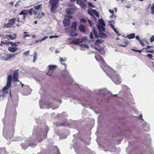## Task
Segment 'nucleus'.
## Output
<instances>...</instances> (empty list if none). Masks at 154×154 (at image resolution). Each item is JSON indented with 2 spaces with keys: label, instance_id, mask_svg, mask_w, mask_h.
<instances>
[{
  "label": "nucleus",
  "instance_id": "c756f323",
  "mask_svg": "<svg viewBox=\"0 0 154 154\" xmlns=\"http://www.w3.org/2000/svg\"><path fill=\"white\" fill-rule=\"evenodd\" d=\"M81 46L82 47L84 48H85L86 49H88L89 48V47L88 46V45L87 44H82L81 45Z\"/></svg>",
  "mask_w": 154,
  "mask_h": 154
},
{
  "label": "nucleus",
  "instance_id": "69168bd1",
  "mask_svg": "<svg viewBox=\"0 0 154 154\" xmlns=\"http://www.w3.org/2000/svg\"><path fill=\"white\" fill-rule=\"evenodd\" d=\"M37 55V53H36V52H35L33 54V57H36Z\"/></svg>",
  "mask_w": 154,
  "mask_h": 154
},
{
  "label": "nucleus",
  "instance_id": "bb28decb",
  "mask_svg": "<svg viewBox=\"0 0 154 154\" xmlns=\"http://www.w3.org/2000/svg\"><path fill=\"white\" fill-rule=\"evenodd\" d=\"M62 74L63 77H65V76L69 77V73L66 71L63 72V73H62Z\"/></svg>",
  "mask_w": 154,
  "mask_h": 154
},
{
  "label": "nucleus",
  "instance_id": "6e6552de",
  "mask_svg": "<svg viewBox=\"0 0 154 154\" xmlns=\"http://www.w3.org/2000/svg\"><path fill=\"white\" fill-rule=\"evenodd\" d=\"M57 66L55 65H50L48 66L49 69L48 71L47 74L51 75V73L54 70Z\"/></svg>",
  "mask_w": 154,
  "mask_h": 154
},
{
  "label": "nucleus",
  "instance_id": "de8ad7c7",
  "mask_svg": "<svg viewBox=\"0 0 154 154\" xmlns=\"http://www.w3.org/2000/svg\"><path fill=\"white\" fill-rule=\"evenodd\" d=\"M132 50H133V51H135L136 52H138L140 53L141 52V51L140 50H136L135 49H132Z\"/></svg>",
  "mask_w": 154,
  "mask_h": 154
},
{
  "label": "nucleus",
  "instance_id": "603ef678",
  "mask_svg": "<svg viewBox=\"0 0 154 154\" xmlns=\"http://www.w3.org/2000/svg\"><path fill=\"white\" fill-rule=\"evenodd\" d=\"M114 31H115V32L118 35H119V34L117 31V30L116 29H113Z\"/></svg>",
  "mask_w": 154,
  "mask_h": 154
},
{
  "label": "nucleus",
  "instance_id": "3c124183",
  "mask_svg": "<svg viewBox=\"0 0 154 154\" xmlns=\"http://www.w3.org/2000/svg\"><path fill=\"white\" fill-rule=\"evenodd\" d=\"M80 22H84L85 23L86 22V20L82 18L80 20Z\"/></svg>",
  "mask_w": 154,
  "mask_h": 154
},
{
  "label": "nucleus",
  "instance_id": "f3484780",
  "mask_svg": "<svg viewBox=\"0 0 154 154\" xmlns=\"http://www.w3.org/2000/svg\"><path fill=\"white\" fill-rule=\"evenodd\" d=\"M63 24L66 26H69L70 23V20L68 19H64L63 20Z\"/></svg>",
  "mask_w": 154,
  "mask_h": 154
},
{
  "label": "nucleus",
  "instance_id": "20e7f679",
  "mask_svg": "<svg viewBox=\"0 0 154 154\" xmlns=\"http://www.w3.org/2000/svg\"><path fill=\"white\" fill-rule=\"evenodd\" d=\"M41 101H39V105L40 108L41 109L42 108H51L52 109H54L55 108L58 107V106H57L55 107H54L52 105L51 103L49 102H45V103L42 104L41 102Z\"/></svg>",
  "mask_w": 154,
  "mask_h": 154
},
{
  "label": "nucleus",
  "instance_id": "f8f14e48",
  "mask_svg": "<svg viewBox=\"0 0 154 154\" xmlns=\"http://www.w3.org/2000/svg\"><path fill=\"white\" fill-rule=\"evenodd\" d=\"M66 12L68 15H72L74 12L73 9L72 8H67L66 10Z\"/></svg>",
  "mask_w": 154,
  "mask_h": 154
},
{
  "label": "nucleus",
  "instance_id": "7ed1b4c3",
  "mask_svg": "<svg viewBox=\"0 0 154 154\" xmlns=\"http://www.w3.org/2000/svg\"><path fill=\"white\" fill-rule=\"evenodd\" d=\"M77 23V22H74L71 25V29L69 32L70 35L72 36L75 37L77 35V34L76 32Z\"/></svg>",
  "mask_w": 154,
  "mask_h": 154
},
{
  "label": "nucleus",
  "instance_id": "6ab92c4d",
  "mask_svg": "<svg viewBox=\"0 0 154 154\" xmlns=\"http://www.w3.org/2000/svg\"><path fill=\"white\" fill-rule=\"evenodd\" d=\"M9 43L12 46H18L20 42H9L8 43Z\"/></svg>",
  "mask_w": 154,
  "mask_h": 154
},
{
  "label": "nucleus",
  "instance_id": "ea45409f",
  "mask_svg": "<svg viewBox=\"0 0 154 154\" xmlns=\"http://www.w3.org/2000/svg\"><path fill=\"white\" fill-rule=\"evenodd\" d=\"M59 1V0H51L50 1V2H53L55 3H57Z\"/></svg>",
  "mask_w": 154,
  "mask_h": 154
},
{
  "label": "nucleus",
  "instance_id": "1a4fd4ad",
  "mask_svg": "<svg viewBox=\"0 0 154 154\" xmlns=\"http://www.w3.org/2000/svg\"><path fill=\"white\" fill-rule=\"evenodd\" d=\"M102 92L103 93V95L104 96L107 97H105V99H107L108 98H109L111 96V95H112L114 96L116 95V94H112L110 92H108L106 90H103Z\"/></svg>",
  "mask_w": 154,
  "mask_h": 154
},
{
  "label": "nucleus",
  "instance_id": "0eeeda50",
  "mask_svg": "<svg viewBox=\"0 0 154 154\" xmlns=\"http://www.w3.org/2000/svg\"><path fill=\"white\" fill-rule=\"evenodd\" d=\"M95 58H96V59L97 61L100 62V66L101 65L100 64H101L102 65L105 66H106V63L104 60L103 58L100 55L96 56Z\"/></svg>",
  "mask_w": 154,
  "mask_h": 154
},
{
  "label": "nucleus",
  "instance_id": "f257e3e1",
  "mask_svg": "<svg viewBox=\"0 0 154 154\" xmlns=\"http://www.w3.org/2000/svg\"><path fill=\"white\" fill-rule=\"evenodd\" d=\"M104 69V71L106 72V73L107 74V75L109 76H110V78L112 80L115 84L117 85H119L121 83V81L120 79V77L116 73L113 71L112 72V74H113V75L110 76L108 74L107 72H106L105 70L104 69Z\"/></svg>",
  "mask_w": 154,
  "mask_h": 154
},
{
  "label": "nucleus",
  "instance_id": "5fc2aeb1",
  "mask_svg": "<svg viewBox=\"0 0 154 154\" xmlns=\"http://www.w3.org/2000/svg\"><path fill=\"white\" fill-rule=\"evenodd\" d=\"M109 12L111 14H114V11L113 10H111L110 9H109Z\"/></svg>",
  "mask_w": 154,
  "mask_h": 154
},
{
  "label": "nucleus",
  "instance_id": "412c9836",
  "mask_svg": "<svg viewBox=\"0 0 154 154\" xmlns=\"http://www.w3.org/2000/svg\"><path fill=\"white\" fill-rule=\"evenodd\" d=\"M99 36L100 38H103L106 37V35L104 33L102 32H100Z\"/></svg>",
  "mask_w": 154,
  "mask_h": 154
},
{
  "label": "nucleus",
  "instance_id": "13d9d810",
  "mask_svg": "<svg viewBox=\"0 0 154 154\" xmlns=\"http://www.w3.org/2000/svg\"><path fill=\"white\" fill-rule=\"evenodd\" d=\"M113 29H114L115 28V26L113 24H111V26H110Z\"/></svg>",
  "mask_w": 154,
  "mask_h": 154
},
{
  "label": "nucleus",
  "instance_id": "4d7b16f0",
  "mask_svg": "<svg viewBox=\"0 0 154 154\" xmlns=\"http://www.w3.org/2000/svg\"><path fill=\"white\" fill-rule=\"evenodd\" d=\"M37 59V57H34V58L33 60V62H35L36 60Z\"/></svg>",
  "mask_w": 154,
  "mask_h": 154
},
{
  "label": "nucleus",
  "instance_id": "79ce46f5",
  "mask_svg": "<svg viewBox=\"0 0 154 154\" xmlns=\"http://www.w3.org/2000/svg\"><path fill=\"white\" fill-rule=\"evenodd\" d=\"M139 43L143 46H144V43L141 40H140L139 41Z\"/></svg>",
  "mask_w": 154,
  "mask_h": 154
},
{
  "label": "nucleus",
  "instance_id": "2f4dec72",
  "mask_svg": "<svg viewBox=\"0 0 154 154\" xmlns=\"http://www.w3.org/2000/svg\"><path fill=\"white\" fill-rule=\"evenodd\" d=\"M77 3L80 5L82 4V3L84 2L82 0H76Z\"/></svg>",
  "mask_w": 154,
  "mask_h": 154
},
{
  "label": "nucleus",
  "instance_id": "8fccbe9b",
  "mask_svg": "<svg viewBox=\"0 0 154 154\" xmlns=\"http://www.w3.org/2000/svg\"><path fill=\"white\" fill-rule=\"evenodd\" d=\"M138 117L140 119H141L143 121H144V120L142 119V115L140 114Z\"/></svg>",
  "mask_w": 154,
  "mask_h": 154
},
{
  "label": "nucleus",
  "instance_id": "4468645a",
  "mask_svg": "<svg viewBox=\"0 0 154 154\" xmlns=\"http://www.w3.org/2000/svg\"><path fill=\"white\" fill-rule=\"evenodd\" d=\"M8 50L11 52H14L17 50V48L16 47H9L8 48Z\"/></svg>",
  "mask_w": 154,
  "mask_h": 154
},
{
  "label": "nucleus",
  "instance_id": "aec40b11",
  "mask_svg": "<svg viewBox=\"0 0 154 154\" xmlns=\"http://www.w3.org/2000/svg\"><path fill=\"white\" fill-rule=\"evenodd\" d=\"M94 34L96 38L97 37V36L96 35V33L95 32V30L94 29H93V32H91L90 34V38H91L92 39L93 38V35Z\"/></svg>",
  "mask_w": 154,
  "mask_h": 154
},
{
  "label": "nucleus",
  "instance_id": "b1692460",
  "mask_svg": "<svg viewBox=\"0 0 154 154\" xmlns=\"http://www.w3.org/2000/svg\"><path fill=\"white\" fill-rule=\"evenodd\" d=\"M135 36V34L134 33H132L128 35H127V37L129 39H131L133 38H134Z\"/></svg>",
  "mask_w": 154,
  "mask_h": 154
},
{
  "label": "nucleus",
  "instance_id": "cd10ccee",
  "mask_svg": "<svg viewBox=\"0 0 154 154\" xmlns=\"http://www.w3.org/2000/svg\"><path fill=\"white\" fill-rule=\"evenodd\" d=\"M21 146L23 149H25L27 148L28 146L25 143H23L21 144Z\"/></svg>",
  "mask_w": 154,
  "mask_h": 154
},
{
  "label": "nucleus",
  "instance_id": "2eb2a0df",
  "mask_svg": "<svg viewBox=\"0 0 154 154\" xmlns=\"http://www.w3.org/2000/svg\"><path fill=\"white\" fill-rule=\"evenodd\" d=\"M80 31L82 33H84L85 32V27L84 25L81 24L79 26Z\"/></svg>",
  "mask_w": 154,
  "mask_h": 154
},
{
  "label": "nucleus",
  "instance_id": "c85d7f7f",
  "mask_svg": "<svg viewBox=\"0 0 154 154\" xmlns=\"http://www.w3.org/2000/svg\"><path fill=\"white\" fill-rule=\"evenodd\" d=\"M86 5L85 3L84 2L82 3V4H81L80 5L83 9H86Z\"/></svg>",
  "mask_w": 154,
  "mask_h": 154
},
{
  "label": "nucleus",
  "instance_id": "c03bdc74",
  "mask_svg": "<svg viewBox=\"0 0 154 154\" xmlns=\"http://www.w3.org/2000/svg\"><path fill=\"white\" fill-rule=\"evenodd\" d=\"M48 38V36H45L42 39L39 40L40 42L43 41L45 40L46 38Z\"/></svg>",
  "mask_w": 154,
  "mask_h": 154
},
{
  "label": "nucleus",
  "instance_id": "864d4df0",
  "mask_svg": "<svg viewBox=\"0 0 154 154\" xmlns=\"http://www.w3.org/2000/svg\"><path fill=\"white\" fill-rule=\"evenodd\" d=\"M48 127L46 126L45 128V133H47V132H48Z\"/></svg>",
  "mask_w": 154,
  "mask_h": 154
},
{
  "label": "nucleus",
  "instance_id": "393cba45",
  "mask_svg": "<svg viewBox=\"0 0 154 154\" xmlns=\"http://www.w3.org/2000/svg\"><path fill=\"white\" fill-rule=\"evenodd\" d=\"M42 4L35 5L33 7L36 10H38L40 9L41 7H42Z\"/></svg>",
  "mask_w": 154,
  "mask_h": 154
},
{
  "label": "nucleus",
  "instance_id": "39448f33",
  "mask_svg": "<svg viewBox=\"0 0 154 154\" xmlns=\"http://www.w3.org/2000/svg\"><path fill=\"white\" fill-rule=\"evenodd\" d=\"M16 20L15 18L9 19L8 23H5L3 26V27L5 28H8L11 27L15 23Z\"/></svg>",
  "mask_w": 154,
  "mask_h": 154
},
{
  "label": "nucleus",
  "instance_id": "a878e982",
  "mask_svg": "<svg viewBox=\"0 0 154 154\" xmlns=\"http://www.w3.org/2000/svg\"><path fill=\"white\" fill-rule=\"evenodd\" d=\"M31 9L33 15H36L38 14V10H36L34 8H31Z\"/></svg>",
  "mask_w": 154,
  "mask_h": 154
},
{
  "label": "nucleus",
  "instance_id": "680f3d73",
  "mask_svg": "<svg viewBox=\"0 0 154 154\" xmlns=\"http://www.w3.org/2000/svg\"><path fill=\"white\" fill-rule=\"evenodd\" d=\"M47 32L46 31H44L42 33V34L43 35H45L46 34Z\"/></svg>",
  "mask_w": 154,
  "mask_h": 154
},
{
  "label": "nucleus",
  "instance_id": "e2e57ef3",
  "mask_svg": "<svg viewBox=\"0 0 154 154\" xmlns=\"http://www.w3.org/2000/svg\"><path fill=\"white\" fill-rule=\"evenodd\" d=\"M5 44V42H1V43H0V45L2 46H3V44Z\"/></svg>",
  "mask_w": 154,
  "mask_h": 154
},
{
  "label": "nucleus",
  "instance_id": "5701e85b",
  "mask_svg": "<svg viewBox=\"0 0 154 154\" xmlns=\"http://www.w3.org/2000/svg\"><path fill=\"white\" fill-rule=\"evenodd\" d=\"M98 25H100V26H105V23L103 21V20L100 19L99 21V23L98 24Z\"/></svg>",
  "mask_w": 154,
  "mask_h": 154
},
{
  "label": "nucleus",
  "instance_id": "338daca9",
  "mask_svg": "<svg viewBox=\"0 0 154 154\" xmlns=\"http://www.w3.org/2000/svg\"><path fill=\"white\" fill-rule=\"evenodd\" d=\"M7 58V55L6 56V57H5V56L3 57H2V60H5V59H6Z\"/></svg>",
  "mask_w": 154,
  "mask_h": 154
},
{
  "label": "nucleus",
  "instance_id": "9d476101",
  "mask_svg": "<svg viewBox=\"0 0 154 154\" xmlns=\"http://www.w3.org/2000/svg\"><path fill=\"white\" fill-rule=\"evenodd\" d=\"M89 14L91 16H93L92 14H94L97 17H98V14L96 11L94 9H90L88 11Z\"/></svg>",
  "mask_w": 154,
  "mask_h": 154
},
{
  "label": "nucleus",
  "instance_id": "dca6fc26",
  "mask_svg": "<svg viewBox=\"0 0 154 154\" xmlns=\"http://www.w3.org/2000/svg\"><path fill=\"white\" fill-rule=\"evenodd\" d=\"M142 127L143 128H144L146 127V128L144 129V130L146 131H149V128L148 125V124H146V122H144L142 125Z\"/></svg>",
  "mask_w": 154,
  "mask_h": 154
},
{
  "label": "nucleus",
  "instance_id": "7c9ffc66",
  "mask_svg": "<svg viewBox=\"0 0 154 154\" xmlns=\"http://www.w3.org/2000/svg\"><path fill=\"white\" fill-rule=\"evenodd\" d=\"M147 57H148L149 59L150 60H154V59H152V58L153 57V56L152 54H148L147 55Z\"/></svg>",
  "mask_w": 154,
  "mask_h": 154
},
{
  "label": "nucleus",
  "instance_id": "052dcab7",
  "mask_svg": "<svg viewBox=\"0 0 154 154\" xmlns=\"http://www.w3.org/2000/svg\"><path fill=\"white\" fill-rule=\"evenodd\" d=\"M151 10H153L154 9V3H153L152 6H151Z\"/></svg>",
  "mask_w": 154,
  "mask_h": 154
},
{
  "label": "nucleus",
  "instance_id": "423d86ee",
  "mask_svg": "<svg viewBox=\"0 0 154 154\" xmlns=\"http://www.w3.org/2000/svg\"><path fill=\"white\" fill-rule=\"evenodd\" d=\"M88 37H84L83 40L79 39H77L75 40H74L72 41V43L76 45L79 44L82 42H85L88 43L90 41L88 40Z\"/></svg>",
  "mask_w": 154,
  "mask_h": 154
},
{
  "label": "nucleus",
  "instance_id": "37998d69",
  "mask_svg": "<svg viewBox=\"0 0 154 154\" xmlns=\"http://www.w3.org/2000/svg\"><path fill=\"white\" fill-rule=\"evenodd\" d=\"M60 61L61 63H62V62H63L64 61H66V59L65 58V59H63V58H60Z\"/></svg>",
  "mask_w": 154,
  "mask_h": 154
},
{
  "label": "nucleus",
  "instance_id": "c9c22d12",
  "mask_svg": "<svg viewBox=\"0 0 154 154\" xmlns=\"http://www.w3.org/2000/svg\"><path fill=\"white\" fill-rule=\"evenodd\" d=\"M88 5L89 6L91 7L94 8L95 7L93 5L92 3L90 2H89L88 3Z\"/></svg>",
  "mask_w": 154,
  "mask_h": 154
},
{
  "label": "nucleus",
  "instance_id": "4be33fe9",
  "mask_svg": "<svg viewBox=\"0 0 154 154\" xmlns=\"http://www.w3.org/2000/svg\"><path fill=\"white\" fill-rule=\"evenodd\" d=\"M104 26H100V25H97V27L98 29L100 30V32H103L105 31V28L104 27Z\"/></svg>",
  "mask_w": 154,
  "mask_h": 154
},
{
  "label": "nucleus",
  "instance_id": "473e14b6",
  "mask_svg": "<svg viewBox=\"0 0 154 154\" xmlns=\"http://www.w3.org/2000/svg\"><path fill=\"white\" fill-rule=\"evenodd\" d=\"M56 9V8H55L54 7H53L52 6H51V11L52 13H54V12L55 9Z\"/></svg>",
  "mask_w": 154,
  "mask_h": 154
},
{
  "label": "nucleus",
  "instance_id": "49530a36",
  "mask_svg": "<svg viewBox=\"0 0 154 154\" xmlns=\"http://www.w3.org/2000/svg\"><path fill=\"white\" fill-rule=\"evenodd\" d=\"M146 53H153L154 52V50H147L146 51Z\"/></svg>",
  "mask_w": 154,
  "mask_h": 154
},
{
  "label": "nucleus",
  "instance_id": "f704fd0d",
  "mask_svg": "<svg viewBox=\"0 0 154 154\" xmlns=\"http://www.w3.org/2000/svg\"><path fill=\"white\" fill-rule=\"evenodd\" d=\"M52 3V6L53 7H54L55 8H56L57 7V3H55L53 2H51Z\"/></svg>",
  "mask_w": 154,
  "mask_h": 154
},
{
  "label": "nucleus",
  "instance_id": "9b49d317",
  "mask_svg": "<svg viewBox=\"0 0 154 154\" xmlns=\"http://www.w3.org/2000/svg\"><path fill=\"white\" fill-rule=\"evenodd\" d=\"M18 74V73L17 71L16 70L14 72L13 76L14 81L16 82L19 81V80L17 79Z\"/></svg>",
  "mask_w": 154,
  "mask_h": 154
},
{
  "label": "nucleus",
  "instance_id": "a19ab883",
  "mask_svg": "<svg viewBox=\"0 0 154 154\" xmlns=\"http://www.w3.org/2000/svg\"><path fill=\"white\" fill-rule=\"evenodd\" d=\"M127 45V43H125L123 45L120 44L119 45L122 47H125Z\"/></svg>",
  "mask_w": 154,
  "mask_h": 154
},
{
  "label": "nucleus",
  "instance_id": "4c0bfd02",
  "mask_svg": "<svg viewBox=\"0 0 154 154\" xmlns=\"http://www.w3.org/2000/svg\"><path fill=\"white\" fill-rule=\"evenodd\" d=\"M108 22L109 23V24L110 26H111V24H114L115 23V21L113 20H112L110 21H109Z\"/></svg>",
  "mask_w": 154,
  "mask_h": 154
},
{
  "label": "nucleus",
  "instance_id": "a211bd4d",
  "mask_svg": "<svg viewBox=\"0 0 154 154\" xmlns=\"http://www.w3.org/2000/svg\"><path fill=\"white\" fill-rule=\"evenodd\" d=\"M6 38L8 37L11 40H13L16 38V35L13 34V35H7L5 36Z\"/></svg>",
  "mask_w": 154,
  "mask_h": 154
},
{
  "label": "nucleus",
  "instance_id": "ddd939ff",
  "mask_svg": "<svg viewBox=\"0 0 154 154\" xmlns=\"http://www.w3.org/2000/svg\"><path fill=\"white\" fill-rule=\"evenodd\" d=\"M15 57V55L14 54H9L7 55V58L5 59V60L7 61L11 58H14Z\"/></svg>",
  "mask_w": 154,
  "mask_h": 154
},
{
  "label": "nucleus",
  "instance_id": "e433bc0d",
  "mask_svg": "<svg viewBox=\"0 0 154 154\" xmlns=\"http://www.w3.org/2000/svg\"><path fill=\"white\" fill-rule=\"evenodd\" d=\"M154 41V35H152L150 38V42H152Z\"/></svg>",
  "mask_w": 154,
  "mask_h": 154
},
{
  "label": "nucleus",
  "instance_id": "6e6d98bb",
  "mask_svg": "<svg viewBox=\"0 0 154 154\" xmlns=\"http://www.w3.org/2000/svg\"><path fill=\"white\" fill-rule=\"evenodd\" d=\"M135 38H136V39H137V40H138V41H139V40H141L140 39L139 36H138V35L136 36L135 37Z\"/></svg>",
  "mask_w": 154,
  "mask_h": 154
},
{
  "label": "nucleus",
  "instance_id": "bf43d9fd",
  "mask_svg": "<svg viewBox=\"0 0 154 154\" xmlns=\"http://www.w3.org/2000/svg\"><path fill=\"white\" fill-rule=\"evenodd\" d=\"M19 1H17V3H16V4H15V6L16 7H17L18 5H19Z\"/></svg>",
  "mask_w": 154,
  "mask_h": 154
},
{
  "label": "nucleus",
  "instance_id": "a18cd8bd",
  "mask_svg": "<svg viewBox=\"0 0 154 154\" xmlns=\"http://www.w3.org/2000/svg\"><path fill=\"white\" fill-rule=\"evenodd\" d=\"M58 37V36L57 35H55V36H50L49 37V38L50 39H52L53 38H57Z\"/></svg>",
  "mask_w": 154,
  "mask_h": 154
},
{
  "label": "nucleus",
  "instance_id": "58836bf2",
  "mask_svg": "<svg viewBox=\"0 0 154 154\" xmlns=\"http://www.w3.org/2000/svg\"><path fill=\"white\" fill-rule=\"evenodd\" d=\"M29 53V51H26L23 53V54L25 55H27Z\"/></svg>",
  "mask_w": 154,
  "mask_h": 154
},
{
  "label": "nucleus",
  "instance_id": "774afa93",
  "mask_svg": "<svg viewBox=\"0 0 154 154\" xmlns=\"http://www.w3.org/2000/svg\"><path fill=\"white\" fill-rule=\"evenodd\" d=\"M151 47V46H147V47H146V48H145V49H149L150 47Z\"/></svg>",
  "mask_w": 154,
  "mask_h": 154
},
{
  "label": "nucleus",
  "instance_id": "72a5a7b5",
  "mask_svg": "<svg viewBox=\"0 0 154 154\" xmlns=\"http://www.w3.org/2000/svg\"><path fill=\"white\" fill-rule=\"evenodd\" d=\"M103 41L101 39H98L96 41V43H102L103 42Z\"/></svg>",
  "mask_w": 154,
  "mask_h": 154
},
{
  "label": "nucleus",
  "instance_id": "09e8293b",
  "mask_svg": "<svg viewBox=\"0 0 154 154\" xmlns=\"http://www.w3.org/2000/svg\"><path fill=\"white\" fill-rule=\"evenodd\" d=\"M29 13L30 15H32V14H33L31 9L29 10Z\"/></svg>",
  "mask_w": 154,
  "mask_h": 154
},
{
  "label": "nucleus",
  "instance_id": "0e129e2a",
  "mask_svg": "<svg viewBox=\"0 0 154 154\" xmlns=\"http://www.w3.org/2000/svg\"><path fill=\"white\" fill-rule=\"evenodd\" d=\"M61 64L64 65L65 66V68L66 67V65L64 62H62V63H61Z\"/></svg>",
  "mask_w": 154,
  "mask_h": 154
},
{
  "label": "nucleus",
  "instance_id": "f03ea898",
  "mask_svg": "<svg viewBox=\"0 0 154 154\" xmlns=\"http://www.w3.org/2000/svg\"><path fill=\"white\" fill-rule=\"evenodd\" d=\"M26 14H25L23 11L20 12L18 15L17 20L19 23H17V25L19 27L23 23V22L25 20L26 16Z\"/></svg>",
  "mask_w": 154,
  "mask_h": 154
}]
</instances>
